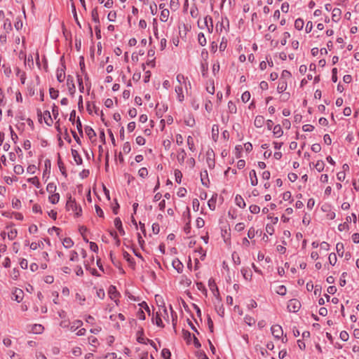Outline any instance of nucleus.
Segmentation results:
<instances>
[{"label":"nucleus","instance_id":"obj_1","mask_svg":"<svg viewBox=\"0 0 359 359\" xmlns=\"http://www.w3.org/2000/svg\"><path fill=\"white\" fill-rule=\"evenodd\" d=\"M68 199L66 203V208L69 210H72L74 213L76 217H79L81 215L82 209L81 207L76 203L74 198H72L70 194H68Z\"/></svg>","mask_w":359,"mask_h":359},{"label":"nucleus","instance_id":"obj_2","mask_svg":"<svg viewBox=\"0 0 359 359\" xmlns=\"http://www.w3.org/2000/svg\"><path fill=\"white\" fill-rule=\"evenodd\" d=\"M301 307V303L297 299H290L287 303V309L290 312H297Z\"/></svg>","mask_w":359,"mask_h":359},{"label":"nucleus","instance_id":"obj_3","mask_svg":"<svg viewBox=\"0 0 359 359\" xmlns=\"http://www.w3.org/2000/svg\"><path fill=\"white\" fill-rule=\"evenodd\" d=\"M271 330L273 336L276 339H280L283 334L282 327L279 325H273Z\"/></svg>","mask_w":359,"mask_h":359},{"label":"nucleus","instance_id":"obj_4","mask_svg":"<svg viewBox=\"0 0 359 359\" xmlns=\"http://www.w3.org/2000/svg\"><path fill=\"white\" fill-rule=\"evenodd\" d=\"M12 299L18 302H20L24 296V292L19 288H15L12 293Z\"/></svg>","mask_w":359,"mask_h":359},{"label":"nucleus","instance_id":"obj_5","mask_svg":"<svg viewBox=\"0 0 359 359\" xmlns=\"http://www.w3.org/2000/svg\"><path fill=\"white\" fill-rule=\"evenodd\" d=\"M67 85L68 86L69 93L73 95L76 91V86L74 82V78L70 75L67 76Z\"/></svg>","mask_w":359,"mask_h":359},{"label":"nucleus","instance_id":"obj_6","mask_svg":"<svg viewBox=\"0 0 359 359\" xmlns=\"http://www.w3.org/2000/svg\"><path fill=\"white\" fill-rule=\"evenodd\" d=\"M65 65H62V67L61 68H58L57 69L56 76H57V81L60 83L62 82L65 80Z\"/></svg>","mask_w":359,"mask_h":359},{"label":"nucleus","instance_id":"obj_7","mask_svg":"<svg viewBox=\"0 0 359 359\" xmlns=\"http://www.w3.org/2000/svg\"><path fill=\"white\" fill-rule=\"evenodd\" d=\"M44 327L40 324H34L31 326V329L29 330V332L34 334H41L43 332Z\"/></svg>","mask_w":359,"mask_h":359},{"label":"nucleus","instance_id":"obj_8","mask_svg":"<svg viewBox=\"0 0 359 359\" xmlns=\"http://www.w3.org/2000/svg\"><path fill=\"white\" fill-rule=\"evenodd\" d=\"M204 26L206 27L210 32H212L213 25L212 18L210 15H207L204 18Z\"/></svg>","mask_w":359,"mask_h":359},{"label":"nucleus","instance_id":"obj_9","mask_svg":"<svg viewBox=\"0 0 359 359\" xmlns=\"http://www.w3.org/2000/svg\"><path fill=\"white\" fill-rule=\"evenodd\" d=\"M114 222V226H116V228L117 229V230L118 231L120 234L124 235L125 231L123 228L122 222H121V219L119 217H116Z\"/></svg>","mask_w":359,"mask_h":359},{"label":"nucleus","instance_id":"obj_10","mask_svg":"<svg viewBox=\"0 0 359 359\" xmlns=\"http://www.w3.org/2000/svg\"><path fill=\"white\" fill-rule=\"evenodd\" d=\"M187 154L184 149H180L177 152V158L180 164H183L186 158Z\"/></svg>","mask_w":359,"mask_h":359},{"label":"nucleus","instance_id":"obj_11","mask_svg":"<svg viewBox=\"0 0 359 359\" xmlns=\"http://www.w3.org/2000/svg\"><path fill=\"white\" fill-rule=\"evenodd\" d=\"M72 155L77 165H81L83 163V159L81 156L79 155V152L76 149H72Z\"/></svg>","mask_w":359,"mask_h":359},{"label":"nucleus","instance_id":"obj_12","mask_svg":"<svg viewBox=\"0 0 359 359\" xmlns=\"http://www.w3.org/2000/svg\"><path fill=\"white\" fill-rule=\"evenodd\" d=\"M201 180L203 185L208 187L210 181L208 179V171L206 170L201 172Z\"/></svg>","mask_w":359,"mask_h":359},{"label":"nucleus","instance_id":"obj_13","mask_svg":"<svg viewBox=\"0 0 359 359\" xmlns=\"http://www.w3.org/2000/svg\"><path fill=\"white\" fill-rule=\"evenodd\" d=\"M208 285L210 287V289L212 290V293L215 296H217L219 294V290L217 288V286L216 285V283H215V280L212 279H210L208 282Z\"/></svg>","mask_w":359,"mask_h":359},{"label":"nucleus","instance_id":"obj_14","mask_svg":"<svg viewBox=\"0 0 359 359\" xmlns=\"http://www.w3.org/2000/svg\"><path fill=\"white\" fill-rule=\"evenodd\" d=\"M287 87V81L285 80H280L279 83L277 87V90L279 93H283L286 90Z\"/></svg>","mask_w":359,"mask_h":359},{"label":"nucleus","instance_id":"obj_15","mask_svg":"<svg viewBox=\"0 0 359 359\" xmlns=\"http://www.w3.org/2000/svg\"><path fill=\"white\" fill-rule=\"evenodd\" d=\"M250 183L252 186H256L258 183V180L257 177V174L255 170H252L250 172Z\"/></svg>","mask_w":359,"mask_h":359},{"label":"nucleus","instance_id":"obj_16","mask_svg":"<svg viewBox=\"0 0 359 359\" xmlns=\"http://www.w3.org/2000/svg\"><path fill=\"white\" fill-rule=\"evenodd\" d=\"M84 129H85V133H86V135L88 137V138L90 140L93 137H96V133L91 127L86 126Z\"/></svg>","mask_w":359,"mask_h":359},{"label":"nucleus","instance_id":"obj_17","mask_svg":"<svg viewBox=\"0 0 359 359\" xmlns=\"http://www.w3.org/2000/svg\"><path fill=\"white\" fill-rule=\"evenodd\" d=\"M217 194H215L212 196V198L208 201V207L210 210H214L216 208V201H217Z\"/></svg>","mask_w":359,"mask_h":359},{"label":"nucleus","instance_id":"obj_18","mask_svg":"<svg viewBox=\"0 0 359 359\" xmlns=\"http://www.w3.org/2000/svg\"><path fill=\"white\" fill-rule=\"evenodd\" d=\"M265 122V119L262 116H257L255 117L254 124L257 128H261L263 126Z\"/></svg>","mask_w":359,"mask_h":359},{"label":"nucleus","instance_id":"obj_19","mask_svg":"<svg viewBox=\"0 0 359 359\" xmlns=\"http://www.w3.org/2000/svg\"><path fill=\"white\" fill-rule=\"evenodd\" d=\"M57 165H58V167L60 168L61 173L62 174V175H64L66 177L67 176V174L65 167L64 165L63 162L62 161L60 154H58Z\"/></svg>","mask_w":359,"mask_h":359},{"label":"nucleus","instance_id":"obj_20","mask_svg":"<svg viewBox=\"0 0 359 359\" xmlns=\"http://www.w3.org/2000/svg\"><path fill=\"white\" fill-rule=\"evenodd\" d=\"M172 266L177 271V272H182V269H183V264H182V262L176 259L175 260L172 261Z\"/></svg>","mask_w":359,"mask_h":359},{"label":"nucleus","instance_id":"obj_21","mask_svg":"<svg viewBox=\"0 0 359 359\" xmlns=\"http://www.w3.org/2000/svg\"><path fill=\"white\" fill-rule=\"evenodd\" d=\"M83 325V322L80 320H74L70 325V330L75 332L79 327Z\"/></svg>","mask_w":359,"mask_h":359},{"label":"nucleus","instance_id":"obj_22","mask_svg":"<svg viewBox=\"0 0 359 359\" xmlns=\"http://www.w3.org/2000/svg\"><path fill=\"white\" fill-rule=\"evenodd\" d=\"M175 92L177 94V99L180 102L184 100V96L183 95L182 87L180 85L175 87Z\"/></svg>","mask_w":359,"mask_h":359},{"label":"nucleus","instance_id":"obj_23","mask_svg":"<svg viewBox=\"0 0 359 359\" xmlns=\"http://www.w3.org/2000/svg\"><path fill=\"white\" fill-rule=\"evenodd\" d=\"M241 271L245 280H251L252 274L250 270L246 268H243Z\"/></svg>","mask_w":359,"mask_h":359},{"label":"nucleus","instance_id":"obj_24","mask_svg":"<svg viewBox=\"0 0 359 359\" xmlns=\"http://www.w3.org/2000/svg\"><path fill=\"white\" fill-rule=\"evenodd\" d=\"M109 294L111 299L116 298L118 296V292L116 291V287L111 285L109 289Z\"/></svg>","mask_w":359,"mask_h":359},{"label":"nucleus","instance_id":"obj_25","mask_svg":"<svg viewBox=\"0 0 359 359\" xmlns=\"http://www.w3.org/2000/svg\"><path fill=\"white\" fill-rule=\"evenodd\" d=\"M43 118H44L45 123L48 126H50L53 124V119L51 118V116H50V112L48 111H46L44 112Z\"/></svg>","mask_w":359,"mask_h":359},{"label":"nucleus","instance_id":"obj_26","mask_svg":"<svg viewBox=\"0 0 359 359\" xmlns=\"http://www.w3.org/2000/svg\"><path fill=\"white\" fill-rule=\"evenodd\" d=\"M273 133L277 137L282 136L283 134V131L280 125H276L273 128Z\"/></svg>","mask_w":359,"mask_h":359},{"label":"nucleus","instance_id":"obj_27","mask_svg":"<svg viewBox=\"0 0 359 359\" xmlns=\"http://www.w3.org/2000/svg\"><path fill=\"white\" fill-rule=\"evenodd\" d=\"M341 15V10L339 8H335L332 11V20L334 22H337L339 20Z\"/></svg>","mask_w":359,"mask_h":359},{"label":"nucleus","instance_id":"obj_28","mask_svg":"<svg viewBox=\"0 0 359 359\" xmlns=\"http://www.w3.org/2000/svg\"><path fill=\"white\" fill-rule=\"evenodd\" d=\"M49 201L53 204L58 203L60 199V194L58 193H53L48 198Z\"/></svg>","mask_w":359,"mask_h":359},{"label":"nucleus","instance_id":"obj_29","mask_svg":"<svg viewBox=\"0 0 359 359\" xmlns=\"http://www.w3.org/2000/svg\"><path fill=\"white\" fill-rule=\"evenodd\" d=\"M235 201H236V205L238 206H239L240 208H245V203L241 196L236 195V196L235 198Z\"/></svg>","mask_w":359,"mask_h":359},{"label":"nucleus","instance_id":"obj_30","mask_svg":"<svg viewBox=\"0 0 359 359\" xmlns=\"http://www.w3.org/2000/svg\"><path fill=\"white\" fill-rule=\"evenodd\" d=\"M219 136V126L218 125H213L212 128V137L216 141Z\"/></svg>","mask_w":359,"mask_h":359},{"label":"nucleus","instance_id":"obj_31","mask_svg":"<svg viewBox=\"0 0 359 359\" xmlns=\"http://www.w3.org/2000/svg\"><path fill=\"white\" fill-rule=\"evenodd\" d=\"M170 12L168 9H163L160 15V20L163 22H166L168 19Z\"/></svg>","mask_w":359,"mask_h":359},{"label":"nucleus","instance_id":"obj_32","mask_svg":"<svg viewBox=\"0 0 359 359\" xmlns=\"http://www.w3.org/2000/svg\"><path fill=\"white\" fill-rule=\"evenodd\" d=\"M153 323H156V325L160 327H163V323L160 317V316L157 313L156 318H152Z\"/></svg>","mask_w":359,"mask_h":359},{"label":"nucleus","instance_id":"obj_33","mask_svg":"<svg viewBox=\"0 0 359 359\" xmlns=\"http://www.w3.org/2000/svg\"><path fill=\"white\" fill-rule=\"evenodd\" d=\"M91 17H92L93 20L95 23H97V24L100 23V19H99V15H98V12H97V8L93 9V11H91Z\"/></svg>","mask_w":359,"mask_h":359},{"label":"nucleus","instance_id":"obj_34","mask_svg":"<svg viewBox=\"0 0 359 359\" xmlns=\"http://www.w3.org/2000/svg\"><path fill=\"white\" fill-rule=\"evenodd\" d=\"M304 22L302 19L301 18H298L295 20L294 22V27L297 29V30H301L303 29L304 27Z\"/></svg>","mask_w":359,"mask_h":359},{"label":"nucleus","instance_id":"obj_35","mask_svg":"<svg viewBox=\"0 0 359 359\" xmlns=\"http://www.w3.org/2000/svg\"><path fill=\"white\" fill-rule=\"evenodd\" d=\"M198 43L201 46H204L207 41H206V39L204 36V34L202 33V32H200L198 35Z\"/></svg>","mask_w":359,"mask_h":359},{"label":"nucleus","instance_id":"obj_36","mask_svg":"<svg viewBox=\"0 0 359 359\" xmlns=\"http://www.w3.org/2000/svg\"><path fill=\"white\" fill-rule=\"evenodd\" d=\"M62 244L65 248H69L74 245V242L70 238H65L62 241Z\"/></svg>","mask_w":359,"mask_h":359},{"label":"nucleus","instance_id":"obj_37","mask_svg":"<svg viewBox=\"0 0 359 359\" xmlns=\"http://www.w3.org/2000/svg\"><path fill=\"white\" fill-rule=\"evenodd\" d=\"M176 79L180 85H181L182 83H184L185 84V87L187 88V77H184V76L183 74H179L177 75Z\"/></svg>","mask_w":359,"mask_h":359},{"label":"nucleus","instance_id":"obj_38","mask_svg":"<svg viewBox=\"0 0 359 359\" xmlns=\"http://www.w3.org/2000/svg\"><path fill=\"white\" fill-rule=\"evenodd\" d=\"M187 144L189 146V149L194 151L195 150V146H194V139L191 136H188L187 137Z\"/></svg>","mask_w":359,"mask_h":359},{"label":"nucleus","instance_id":"obj_39","mask_svg":"<svg viewBox=\"0 0 359 359\" xmlns=\"http://www.w3.org/2000/svg\"><path fill=\"white\" fill-rule=\"evenodd\" d=\"M336 250L338 255L341 257L343 256L344 254V244L342 243H338L336 245Z\"/></svg>","mask_w":359,"mask_h":359},{"label":"nucleus","instance_id":"obj_40","mask_svg":"<svg viewBox=\"0 0 359 359\" xmlns=\"http://www.w3.org/2000/svg\"><path fill=\"white\" fill-rule=\"evenodd\" d=\"M72 13L74 14V20H75L76 24L78 25V26L81 28V25L80 24V22L79 21L76 11V7H75V5L74 3L72 4Z\"/></svg>","mask_w":359,"mask_h":359},{"label":"nucleus","instance_id":"obj_41","mask_svg":"<svg viewBox=\"0 0 359 359\" xmlns=\"http://www.w3.org/2000/svg\"><path fill=\"white\" fill-rule=\"evenodd\" d=\"M161 356L164 359H170L171 353L169 349L163 348L161 351Z\"/></svg>","mask_w":359,"mask_h":359},{"label":"nucleus","instance_id":"obj_42","mask_svg":"<svg viewBox=\"0 0 359 359\" xmlns=\"http://www.w3.org/2000/svg\"><path fill=\"white\" fill-rule=\"evenodd\" d=\"M325 163L323 161H318L315 165V168L318 172H322L324 170Z\"/></svg>","mask_w":359,"mask_h":359},{"label":"nucleus","instance_id":"obj_43","mask_svg":"<svg viewBox=\"0 0 359 359\" xmlns=\"http://www.w3.org/2000/svg\"><path fill=\"white\" fill-rule=\"evenodd\" d=\"M46 190L50 194L55 193V191L56 190V185L55 184V183H53V182L48 183L46 187Z\"/></svg>","mask_w":359,"mask_h":359},{"label":"nucleus","instance_id":"obj_44","mask_svg":"<svg viewBox=\"0 0 359 359\" xmlns=\"http://www.w3.org/2000/svg\"><path fill=\"white\" fill-rule=\"evenodd\" d=\"M175 181L177 183L180 184L182 181V174L180 170H175Z\"/></svg>","mask_w":359,"mask_h":359},{"label":"nucleus","instance_id":"obj_45","mask_svg":"<svg viewBox=\"0 0 359 359\" xmlns=\"http://www.w3.org/2000/svg\"><path fill=\"white\" fill-rule=\"evenodd\" d=\"M245 322L250 326L254 325L255 323V319L250 316H246L244 318Z\"/></svg>","mask_w":359,"mask_h":359},{"label":"nucleus","instance_id":"obj_46","mask_svg":"<svg viewBox=\"0 0 359 359\" xmlns=\"http://www.w3.org/2000/svg\"><path fill=\"white\" fill-rule=\"evenodd\" d=\"M250 99V93L249 91L244 92L241 95V100L243 102H248Z\"/></svg>","mask_w":359,"mask_h":359},{"label":"nucleus","instance_id":"obj_47","mask_svg":"<svg viewBox=\"0 0 359 359\" xmlns=\"http://www.w3.org/2000/svg\"><path fill=\"white\" fill-rule=\"evenodd\" d=\"M17 236V230L15 229H11L8 232V238L9 240H13Z\"/></svg>","mask_w":359,"mask_h":359},{"label":"nucleus","instance_id":"obj_48","mask_svg":"<svg viewBox=\"0 0 359 359\" xmlns=\"http://www.w3.org/2000/svg\"><path fill=\"white\" fill-rule=\"evenodd\" d=\"M14 172L17 175H21L24 172V168L21 165H16L13 168Z\"/></svg>","mask_w":359,"mask_h":359},{"label":"nucleus","instance_id":"obj_49","mask_svg":"<svg viewBox=\"0 0 359 359\" xmlns=\"http://www.w3.org/2000/svg\"><path fill=\"white\" fill-rule=\"evenodd\" d=\"M291 73L287 70H283L281 74V79L280 80H287L288 79H290L291 77Z\"/></svg>","mask_w":359,"mask_h":359},{"label":"nucleus","instance_id":"obj_50","mask_svg":"<svg viewBox=\"0 0 359 359\" xmlns=\"http://www.w3.org/2000/svg\"><path fill=\"white\" fill-rule=\"evenodd\" d=\"M50 96L52 99H56L59 95V91L55 90L53 88L49 89Z\"/></svg>","mask_w":359,"mask_h":359},{"label":"nucleus","instance_id":"obj_51","mask_svg":"<svg viewBox=\"0 0 359 359\" xmlns=\"http://www.w3.org/2000/svg\"><path fill=\"white\" fill-rule=\"evenodd\" d=\"M137 341L141 344L144 343V338L142 337L144 335V330L142 328L137 332Z\"/></svg>","mask_w":359,"mask_h":359},{"label":"nucleus","instance_id":"obj_52","mask_svg":"<svg viewBox=\"0 0 359 359\" xmlns=\"http://www.w3.org/2000/svg\"><path fill=\"white\" fill-rule=\"evenodd\" d=\"M9 130L11 133V136L12 140L13 141L14 143H16L17 140L18 139V137L17 134L14 132L12 126H9Z\"/></svg>","mask_w":359,"mask_h":359},{"label":"nucleus","instance_id":"obj_53","mask_svg":"<svg viewBox=\"0 0 359 359\" xmlns=\"http://www.w3.org/2000/svg\"><path fill=\"white\" fill-rule=\"evenodd\" d=\"M76 123V128L78 130V132L80 134V135L81 137H83L82 124H81L79 117H78Z\"/></svg>","mask_w":359,"mask_h":359},{"label":"nucleus","instance_id":"obj_54","mask_svg":"<svg viewBox=\"0 0 359 359\" xmlns=\"http://www.w3.org/2000/svg\"><path fill=\"white\" fill-rule=\"evenodd\" d=\"M249 209L250 211L253 214H257L260 211V208L257 205H251Z\"/></svg>","mask_w":359,"mask_h":359},{"label":"nucleus","instance_id":"obj_55","mask_svg":"<svg viewBox=\"0 0 359 359\" xmlns=\"http://www.w3.org/2000/svg\"><path fill=\"white\" fill-rule=\"evenodd\" d=\"M286 291L287 290L285 285H279L277 288L276 292L280 295H285Z\"/></svg>","mask_w":359,"mask_h":359},{"label":"nucleus","instance_id":"obj_56","mask_svg":"<svg viewBox=\"0 0 359 359\" xmlns=\"http://www.w3.org/2000/svg\"><path fill=\"white\" fill-rule=\"evenodd\" d=\"M4 28L6 30V32L12 29L11 22L8 19L5 20L4 23Z\"/></svg>","mask_w":359,"mask_h":359},{"label":"nucleus","instance_id":"obj_57","mask_svg":"<svg viewBox=\"0 0 359 359\" xmlns=\"http://www.w3.org/2000/svg\"><path fill=\"white\" fill-rule=\"evenodd\" d=\"M138 174L140 177L144 178L148 175V170L146 168H142L139 170Z\"/></svg>","mask_w":359,"mask_h":359},{"label":"nucleus","instance_id":"obj_58","mask_svg":"<svg viewBox=\"0 0 359 359\" xmlns=\"http://www.w3.org/2000/svg\"><path fill=\"white\" fill-rule=\"evenodd\" d=\"M329 262L330 263V264H332V266H334L336 262H337V256L334 253H331L330 255H329Z\"/></svg>","mask_w":359,"mask_h":359},{"label":"nucleus","instance_id":"obj_59","mask_svg":"<svg viewBox=\"0 0 359 359\" xmlns=\"http://www.w3.org/2000/svg\"><path fill=\"white\" fill-rule=\"evenodd\" d=\"M131 150L130 144L128 142H126L123 144V151L125 154H128Z\"/></svg>","mask_w":359,"mask_h":359},{"label":"nucleus","instance_id":"obj_60","mask_svg":"<svg viewBox=\"0 0 359 359\" xmlns=\"http://www.w3.org/2000/svg\"><path fill=\"white\" fill-rule=\"evenodd\" d=\"M13 207L15 209H20L21 207V202L19 199L15 198L12 201Z\"/></svg>","mask_w":359,"mask_h":359},{"label":"nucleus","instance_id":"obj_61","mask_svg":"<svg viewBox=\"0 0 359 359\" xmlns=\"http://www.w3.org/2000/svg\"><path fill=\"white\" fill-rule=\"evenodd\" d=\"M290 37V34L289 32H284L283 39L281 40V44L283 46H285L287 43V39H289Z\"/></svg>","mask_w":359,"mask_h":359},{"label":"nucleus","instance_id":"obj_62","mask_svg":"<svg viewBox=\"0 0 359 359\" xmlns=\"http://www.w3.org/2000/svg\"><path fill=\"white\" fill-rule=\"evenodd\" d=\"M339 337L342 341H346L348 339V334L346 331H341L340 332Z\"/></svg>","mask_w":359,"mask_h":359},{"label":"nucleus","instance_id":"obj_63","mask_svg":"<svg viewBox=\"0 0 359 359\" xmlns=\"http://www.w3.org/2000/svg\"><path fill=\"white\" fill-rule=\"evenodd\" d=\"M107 18L109 21L114 22L116 18V11H110L107 15Z\"/></svg>","mask_w":359,"mask_h":359},{"label":"nucleus","instance_id":"obj_64","mask_svg":"<svg viewBox=\"0 0 359 359\" xmlns=\"http://www.w3.org/2000/svg\"><path fill=\"white\" fill-rule=\"evenodd\" d=\"M183 334L184 339L189 344L192 337L191 334L189 331H184Z\"/></svg>","mask_w":359,"mask_h":359}]
</instances>
